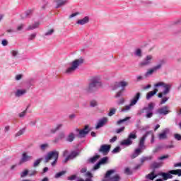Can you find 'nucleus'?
I'll return each instance as SVG.
<instances>
[{
	"label": "nucleus",
	"instance_id": "41",
	"mask_svg": "<svg viewBox=\"0 0 181 181\" xmlns=\"http://www.w3.org/2000/svg\"><path fill=\"white\" fill-rule=\"evenodd\" d=\"M64 175H66V171H61L55 174L54 177L55 179H59L61 176H63Z\"/></svg>",
	"mask_w": 181,
	"mask_h": 181
},
{
	"label": "nucleus",
	"instance_id": "27",
	"mask_svg": "<svg viewBox=\"0 0 181 181\" xmlns=\"http://www.w3.org/2000/svg\"><path fill=\"white\" fill-rule=\"evenodd\" d=\"M158 88H155L153 91H150L146 94V100H151V97H153L156 93H158Z\"/></svg>",
	"mask_w": 181,
	"mask_h": 181
},
{
	"label": "nucleus",
	"instance_id": "1",
	"mask_svg": "<svg viewBox=\"0 0 181 181\" xmlns=\"http://www.w3.org/2000/svg\"><path fill=\"white\" fill-rule=\"evenodd\" d=\"M150 134H152V132H146V134H144L143 136H141L139 139V144H138L139 147L136 148L134 153L131 155V159H135V158H138V156H139V155H141V153H142L146 149V146L145 145V141H146V138H148V135H149Z\"/></svg>",
	"mask_w": 181,
	"mask_h": 181
},
{
	"label": "nucleus",
	"instance_id": "50",
	"mask_svg": "<svg viewBox=\"0 0 181 181\" xmlns=\"http://www.w3.org/2000/svg\"><path fill=\"white\" fill-rule=\"evenodd\" d=\"M101 166V164L100 163V162H98V163H96L94 167L92 168V172H94V170H98V169H100V167Z\"/></svg>",
	"mask_w": 181,
	"mask_h": 181
},
{
	"label": "nucleus",
	"instance_id": "49",
	"mask_svg": "<svg viewBox=\"0 0 181 181\" xmlns=\"http://www.w3.org/2000/svg\"><path fill=\"white\" fill-rule=\"evenodd\" d=\"M121 152V147L117 146L112 151V153H119Z\"/></svg>",
	"mask_w": 181,
	"mask_h": 181
},
{
	"label": "nucleus",
	"instance_id": "44",
	"mask_svg": "<svg viewBox=\"0 0 181 181\" xmlns=\"http://www.w3.org/2000/svg\"><path fill=\"white\" fill-rule=\"evenodd\" d=\"M54 33V29L52 28L50 30H49L48 31H47L44 36H52V35Z\"/></svg>",
	"mask_w": 181,
	"mask_h": 181
},
{
	"label": "nucleus",
	"instance_id": "54",
	"mask_svg": "<svg viewBox=\"0 0 181 181\" xmlns=\"http://www.w3.org/2000/svg\"><path fill=\"white\" fill-rule=\"evenodd\" d=\"M142 80H144V76H142L141 75H139L136 76V81L137 83L139 81H142Z\"/></svg>",
	"mask_w": 181,
	"mask_h": 181
},
{
	"label": "nucleus",
	"instance_id": "61",
	"mask_svg": "<svg viewBox=\"0 0 181 181\" xmlns=\"http://www.w3.org/2000/svg\"><path fill=\"white\" fill-rule=\"evenodd\" d=\"M174 138L175 139H176L177 141H181V135L179 134H174Z\"/></svg>",
	"mask_w": 181,
	"mask_h": 181
},
{
	"label": "nucleus",
	"instance_id": "22",
	"mask_svg": "<svg viewBox=\"0 0 181 181\" xmlns=\"http://www.w3.org/2000/svg\"><path fill=\"white\" fill-rule=\"evenodd\" d=\"M67 4V1H54L53 5L54 8L57 9L59 8H62V6H64Z\"/></svg>",
	"mask_w": 181,
	"mask_h": 181
},
{
	"label": "nucleus",
	"instance_id": "25",
	"mask_svg": "<svg viewBox=\"0 0 181 181\" xmlns=\"http://www.w3.org/2000/svg\"><path fill=\"white\" fill-rule=\"evenodd\" d=\"M64 138H66V134H64L63 132H59L58 136L55 138L54 142L57 144L59 141H62V139H64Z\"/></svg>",
	"mask_w": 181,
	"mask_h": 181
},
{
	"label": "nucleus",
	"instance_id": "23",
	"mask_svg": "<svg viewBox=\"0 0 181 181\" xmlns=\"http://www.w3.org/2000/svg\"><path fill=\"white\" fill-rule=\"evenodd\" d=\"M28 93V90L26 89H18L15 92V97H22V95H25Z\"/></svg>",
	"mask_w": 181,
	"mask_h": 181
},
{
	"label": "nucleus",
	"instance_id": "32",
	"mask_svg": "<svg viewBox=\"0 0 181 181\" xmlns=\"http://www.w3.org/2000/svg\"><path fill=\"white\" fill-rule=\"evenodd\" d=\"M162 165H163V163L162 162L158 163V162H154L152 163V168L153 169H158V168H160L162 167Z\"/></svg>",
	"mask_w": 181,
	"mask_h": 181
},
{
	"label": "nucleus",
	"instance_id": "53",
	"mask_svg": "<svg viewBox=\"0 0 181 181\" xmlns=\"http://www.w3.org/2000/svg\"><path fill=\"white\" fill-rule=\"evenodd\" d=\"M35 37H36V33H35L28 36V40L29 41L33 40H35Z\"/></svg>",
	"mask_w": 181,
	"mask_h": 181
},
{
	"label": "nucleus",
	"instance_id": "2",
	"mask_svg": "<svg viewBox=\"0 0 181 181\" xmlns=\"http://www.w3.org/2000/svg\"><path fill=\"white\" fill-rule=\"evenodd\" d=\"M76 132H78V134L76 135L74 132H70L66 137V142H73L76 139V136L78 138H85V136L90 132V128L88 126H85V127L80 130L79 129H76Z\"/></svg>",
	"mask_w": 181,
	"mask_h": 181
},
{
	"label": "nucleus",
	"instance_id": "19",
	"mask_svg": "<svg viewBox=\"0 0 181 181\" xmlns=\"http://www.w3.org/2000/svg\"><path fill=\"white\" fill-rule=\"evenodd\" d=\"M168 134H169V129H164L162 133L158 134V139L163 141V139H167Z\"/></svg>",
	"mask_w": 181,
	"mask_h": 181
},
{
	"label": "nucleus",
	"instance_id": "29",
	"mask_svg": "<svg viewBox=\"0 0 181 181\" xmlns=\"http://www.w3.org/2000/svg\"><path fill=\"white\" fill-rule=\"evenodd\" d=\"M98 159H100V155H95L93 157L89 158L88 162H89V163H95L96 160H98Z\"/></svg>",
	"mask_w": 181,
	"mask_h": 181
},
{
	"label": "nucleus",
	"instance_id": "12",
	"mask_svg": "<svg viewBox=\"0 0 181 181\" xmlns=\"http://www.w3.org/2000/svg\"><path fill=\"white\" fill-rule=\"evenodd\" d=\"M129 83L127 82V81H121L119 82L115 83L114 85L111 86L112 90H115L117 88H121L122 90L124 91L125 90V87H128Z\"/></svg>",
	"mask_w": 181,
	"mask_h": 181
},
{
	"label": "nucleus",
	"instance_id": "59",
	"mask_svg": "<svg viewBox=\"0 0 181 181\" xmlns=\"http://www.w3.org/2000/svg\"><path fill=\"white\" fill-rule=\"evenodd\" d=\"M169 158V155L163 156L160 157H158V160H165V159H168Z\"/></svg>",
	"mask_w": 181,
	"mask_h": 181
},
{
	"label": "nucleus",
	"instance_id": "4",
	"mask_svg": "<svg viewBox=\"0 0 181 181\" xmlns=\"http://www.w3.org/2000/svg\"><path fill=\"white\" fill-rule=\"evenodd\" d=\"M101 78L100 76H94L90 79V81L86 88V93H94V91H97V89L101 87Z\"/></svg>",
	"mask_w": 181,
	"mask_h": 181
},
{
	"label": "nucleus",
	"instance_id": "18",
	"mask_svg": "<svg viewBox=\"0 0 181 181\" xmlns=\"http://www.w3.org/2000/svg\"><path fill=\"white\" fill-rule=\"evenodd\" d=\"M78 155H80V152H78V151H71L70 155H69L65 158L64 162L66 163V162H68L69 160H70V159H74L75 158H77Z\"/></svg>",
	"mask_w": 181,
	"mask_h": 181
},
{
	"label": "nucleus",
	"instance_id": "58",
	"mask_svg": "<svg viewBox=\"0 0 181 181\" xmlns=\"http://www.w3.org/2000/svg\"><path fill=\"white\" fill-rule=\"evenodd\" d=\"M125 129V127H122L121 128L116 129V134H121V132H123V131Z\"/></svg>",
	"mask_w": 181,
	"mask_h": 181
},
{
	"label": "nucleus",
	"instance_id": "14",
	"mask_svg": "<svg viewBox=\"0 0 181 181\" xmlns=\"http://www.w3.org/2000/svg\"><path fill=\"white\" fill-rule=\"evenodd\" d=\"M33 159V156L28 155V153L24 152L22 154L21 159L20 160V165L25 163V162H29Z\"/></svg>",
	"mask_w": 181,
	"mask_h": 181
},
{
	"label": "nucleus",
	"instance_id": "42",
	"mask_svg": "<svg viewBox=\"0 0 181 181\" xmlns=\"http://www.w3.org/2000/svg\"><path fill=\"white\" fill-rule=\"evenodd\" d=\"M7 33H9V35H13V33H16V28H8L6 31Z\"/></svg>",
	"mask_w": 181,
	"mask_h": 181
},
{
	"label": "nucleus",
	"instance_id": "9",
	"mask_svg": "<svg viewBox=\"0 0 181 181\" xmlns=\"http://www.w3.org/2000/svg\"><path fill=\"white\" fill-rule=\"evenodd\" d=\"M54 159V161L51 163L52 166H56V163H57V159H59V151H52L47 153L45 157V163H47L49 160H52Z\"/></svg>",
	"mask_w": 181,
	"mask_h": 181
},
{
	"label": "nucleus",
	"instance_id": "39",
	"mask_svg": "<svg viewBox=\"0 0 181 181\" xmlns=\"http://www.w3.org/2000/svg\"><path fill=\"white\" fill-rule=\"evenodd\" d=\"M42 158H38L37 159L33 164V168H37L39 165H40V162H42Z\"/></svg>",
	"mask_w": 181,
	"mask_h": 181
},
{
	"label": "nucleus",
	"instance_id": "21",
	"mask_svg": "<svg viewBox=\"0 0 181 181\" xmlns=\"http://www.w3.org/2000/svg\"><path fill=\"white\" fill-rule=\"evenodd\" d=\"M158 175V176H162L163 180H165V181L168 180V179H173V175L171 173H170L169 172H168V173H159Z\"/></svg>",
	"mask_w": 181,
	"mask_h": 181
},
{
	"label": "nucleus",
	"instance_id": "16",
	"mask_svg": "<svg viewBox=\"0 0 181 181\" xmlns=\"http://www.w3.org/2000/svg\"><path fill=\"white\" fill-rule=\"evenodd\" d=\"M110 149H111V146L107 145V144H103L99 148L98 152L103 153V155H107V153H108V152H110Z\"/></svg>",
	"mask_w": 181,
	"mask_h": 181
},
{
	"label": "nucleus",
	"instance_id": "51",
	"mask_svg": "<svg viewBox=\"0 0 181 181\" xmlns=\"http://www.w3.org/2000/svg\"><path fill=\"white\" fill-rule=\"evenodd\" d=\"M23 28H25V24H21V25H19L16 28V33H17V32H21V30H23Z\"/></svg>",
	"mask_w": 181,
	"mask_h": 181
},
{
	"label": "nucleus",
	"instance_id": "45",
	"mask_svg": "<svg viewBox=\"0 0 181 181\" xmlns=\"http://www.w3.org/2000/svg\"><path fill=\"white\" fill-rule=\"evenodd\" d=\"M115 112H117V109L112 108L110 110V112L107 114L108 117H112V115H115Z\"/></svg>",
	"mask_w": 181,
	"mask_h": 181
},
{
	"label": "nucleus",
	"instance_id": "33",
	"mask_svg": "<svg viewBox=\"0 0 181 181\" xmlns=\"http://www.w3.org/2000/svg\"><path fill=\"white\" fill-rule=\"evenodd\" d=\"M47 148H49V144H47V143L42 144L40 145V149L42 152H45V151H46V149H47Z\"/></svg>",
	"mask_w": 181,
	"mask_h": 181
},
{
	"label": "nucleus",
	"instance_id": "13",
	"mask_svg": "<svg viewBox=\"0 0 181 181\" xmlns=\"http://www.w3.org/2000/svg\"><path fill=\"white\" fill-rule=\"evenodd\" d=\"M170 112H172V111H170L168 105L163 106L157 110V113L160 114V115H168Z\"/></svg>",
	"mask_w": 181,
	"mask_h": 181
},
{
	"label": "nucleus",
	"instance_id": "37",
	"mask_svg": "<svg viewBox=\"0 0 181 181\" xmlns=\"http://www.w3.org/2000/svg\"><path fill=\"white\" fill-rule=\"evenodd\" d=\"M100 165H107L108 163V157H103L99 160Z\"/></svg>",
	"mask_w": 181,
	"mask_h": 181
},
{
	"label": "nucleus",
	"instance_id": "56",
	"mask_svg": "<svg viewBox=\"0 0 181 181\" xmlns=\"http://www.w3.org/2000/svg\"><path fill=\"white\" fill-rule=\"evenodd\" d=\"M124 173L126 175H132V171L129 168H126L124 170Z\"/></svg>",
	"mask_w": 181,
	"mask_h": 181
},
{
	"label": "nucleus",
	"instance_id": "20",
	"mask_svg": "<svg viewBox=\"0 0 181 181\" xmlns=\"http://www.w3.org/2000/svg\"><path fill=\"white\" fill-rule=\"evenodd\" d=\"M90 22V17L88 16H85L84 18L79 19L76 21V25H87Z\"/></svg>",
	"mask_w": 181,
	"mask_h": 181
},
{
	"label": "nucleus",
	"instance_id": "40",
	"mask_svg": "<svg viewBox=\"0 0 181 181\" xmlns=\"http://www.w3.org/2000/svg\"><path fill=\"white\" fill-rule=\"evenodd\" d=\"M11 54L13 57H17V56H19V51L18 49L11 50Z\"/></svg>",
	"mask_w": 181,
	"mask_h": 181
},
{
	"label": "nucleus",
	"instance_id": "5",
	"mask_svg": "<svg viewBox=\"0 0 181 181\" xmlns=\"http://www.w3.org/2000/svg\"><path fill=\"white\" fill-rule=\"evenodd\" d=\"M155 109V103H149L148 106L144 107L142 109L138 111L137 115H142L144 114V117L147 119L152 118L153 117V110Z\"/></svg>",
	"mask_w": 181,
	"mask_h": 181
},
{
	"label": "nucleus",
	"instance_id": "57",
	"mask_svg": "<svg viewBox=\"0 0 181 181\" xmlns=\"http://www.w3.org/2000/svg\"><path fill=\"white\" fill-rule=\"evenodd\" d=\"M169 100V98L168 97H164L162 100L160 101V104L162 105L163 104H165L168 100Z\"/></svg>",
	"mask_w": 181,
	"mask_h": 181
},
{
	"label": "nucleus",
	"instance_id": "17",
	"mask_svg": "<svg viewBox=\"0 0 181 181\" xmlns=\"http://www.w3.org/2000/svg\"><path fill=\"white\" fill-rule=\"evenodd\" d=\"M140 98H141V93L138 92L136 93L134 98L130 100V105H132V107H134V105H136Z\"/></svg>",
	"mask_w": 181,
	"mask_h": 181
},
{
	"label": "nucleus",
	"instance_id": "46",
	"mask_svg": "<svg viewBox=\"0 0 181 181\" xmlns=\"http://www.w3.org/2000/svg\"><path fill=\"white\" fill-rule=\"evenodd\" d=\"M29 175V170H25L24 171L21 173V177H26Z\"/></svg>",
	"mask_w": 181,
	"mask_h": 181
},
{
	"label": "nucleus",
	"instance_id": "63",
	"mask_svg": "<svg viewBox=\"0 0 181 181\" xmlns=\"http://www.w3.org/2000/svg\"><path fill=\"white\" fill-rule=\"evenodd\" d=\"M30 15H32V10H28L25 12V18H29V16H30Z\"/></svg>",
	"mask_w": 181,
	"mask_h": 181
},
{
	"label": "nucleus",
	"instance_id": "3",
	"mask_svg": "<svg viewBox=\"0 0 181 181\" xmlns=\"http://www.w3.org/2000/svg\"><path fill=\"white\" fill-rule=\"evenodd\" d=\"M101 78L100 76H94L90 79V81L86 88V93H94V91H97V89L101 87Z\"/></svg>",
	"mask_w": 181,
	"mask_h": 181
},
{
	"label": "nucleus",
	"instance_id": "64",
	"mask_svg": "<svg viewBox=\"0 0 181 181\" xmlns=\"http://www.w3.org/2000/svg\"><path fill=\"white\" fill-rule=\"evenodd\" d=\"M1 45H2V46H8V40H3L1 41Z\"/></svg>",
	"mask_w": 181,
	"mask_h": 181
},
{
	"label": "nucleus",
	"instance_id": "35",
	"mask_svg": "<svg viewBox=\"0 0 181 181\" xmlns=\"http://www.w3.org/2000/svg\"><path fill=\"white\" fill-rule=\"evenodd\" d=\"M62 127H63V124H57L55 128L51 129L52 134H54L55 132H57V131H59V129H60V128H62Z\"/></svg>",
	"mask_w": 181,
	"mask_h": 181
},
{
	"label": "nucleus",
	"instance_id": "36",
	"mask_svg": "<svg viewBox=\"0 0 181 181\" xmlns=\"http://www.w3.org/2000/svg\"><path fill=\"white\" fill-rule=\"evenodd\" d=\"M132 107V105H131V104L129 103V105H127L124 106L121 110V112H128V111H129V110H131Z\"/></svg>",
	"mask_w": 181,
	"mask_h": 181
},
{
	"label": "nucleus",
	"instance_id": "26",
	"mask_svg": "<svg viewBox=\"0 0 181 181\" xmlns=\"http://www.w3.org/2000/svg\"><path fill=\"white\" fill-rule=\"evenodd\" d=\"M158 176V175L155 174V171H153L151 173L146 175V179H148L149 180H153Z\"/></svg>",
	"mask_w": 181,
	"mask_h": 181
},
{
	"label": "nucleus",
	"instance_id": "7",
	"mask_svg": "<svg viewBox=\"0 0 181 181\" xmlns=\"http://www.w3.org/2000/svg\"><path fill=\"white\" fill-rule=\"evenodd\" d=\"M83 63H84V59L83 57L74 60L70 64L71 66L66 69L65 71L66 74H73V73H74V71L78 69Z\"/></svg>",
	"mask_w": 181,
	"mask_h": 181
},
{
	"label": "nucleus",
	"instance_id": "8",
	"mask_svg": "<svg viewBox=\"0 0 181 181\" xmlns=\"http://www.w3.org/2000/svg\"><path fill=\"white\" fill-rule=\"evenodd\" d=\"M138 136L136 135V131H133L129 134L127 138L121 141L120 145L122 146H131L134 144V140L136 139Z\"/></svg>",
	"mask_w": 181,
	"mask_h": 181
},
{
	"label": "nucleus",
	"instance_id": "47",
	"mask_svg": "<svg viewBox=\"0 0 181 181\" xmlns=\"http://www.w3.org/2000/svg\"><path fill=\"white\" fill-rule=\"evenodd\" d=\"M22 78H23V74H17L15 76L16 81H19L22 80Z\"/></svg>",
	"mask_w": 181,
	"mask_h": 181
},
{
	"label": "nucleus",
	"instance_id": "10",
	"mask_svg": "<svg viewBox=\"0 0 181 181\" xmlns=\"http://www.w3.org/2000/svg\"><path fill=\"white\" fill-rule=\"evenodd\" d=\"M165 60L161 59L158 62V64L156 66H154L153 68L148 69L146 73H145V77H149V76H152L155 71H158V70H160L162 69V66L165 64Z\"/></svg>",
	"mask_w": 181,
	"mask_h": 181
},
{
	"label": "nucleus",
	"instance_id": "62",
	"mask_svg": "<svg viewBox=\"0 0 181 181\" xmlns=\"http://www.w3.org/2000/svg\"><path fill=\"white\" fill-rule=\"evenodd\" d=\"M78 15H80V13L78 12L72 13L69 16V19H71V18H76V16H78Z\"/></svg>",
	"mask_w": 181,
	"mask_h": 181
},
{
	"label": "nucleus",
	"instance_id": "48",
	"mask_svg": "<svg viewBox=\"0 0 181 181\" xmlns=\"http://www.w3.org/2000/svg\"><path fill=\"white\" fill-rule=\"evenodd\" d=\"M165 148V146H158L153 151V153H156V152H159L160 149Z\"/></svg>",
	"mask_w": 181,
	"mask_h": 181
},
{
	"label": "nucleus",
	"instance_id": "34",
	"mask_svg": "<svg viewBox=\"0 0 181 181\" xmlns=\"http://www.w3.org/2000/svg\"><path fill=\"white\" fill-rule=\"evenodd\" d=\"M129 119H131L130 117H127L124 119H119L117 122V125H121V124H124V122H127V121H129Z\"/></svg>",
	"mask_w": 181,
	"mask_h": 181
},
{
	"label": "nucleus",
	"instance_id": "60",
	"mask_svg": "<svg viewBox=\"0 0 181 181\" xmlns=\"http://www.w3.org/2000/svg\"><path fill=\"white\" fill-rule=\"evenodd\" d=\"M28 111V109H26L25 110L23 111L22 112H21L19 114V117L20 118H23V117H25V115H26V112Z\"/></svg>",
	"mask_w": 181,
	"mask_h": 181
},
{
	"label": "nucleus",
	"instance_id": "52",
	"mask_svg": "<svg viewBox=\"0 0 181 181\" xmlns=\"http://www.w3.org/2000/svg\"><path fill=\"white\" fill-rule=\"evenodd\" d=\"M23 134H25V129H21L16 134V136H21V135H23Z\"/></svg>",
	"mask_w": 181,
	"mask_h": 181
},
{
	"label": "nucleus",
	"instance_id": "11",
	"mask_svg": "<svg viewBox=\"0 0 181 181\" xmlns=\"http://www.w3.org/2000/svg\"><path fill=\"white\" fill-rule=\"evenodd\" d=\"M153 61V55L148 54L139 63V67H148V66H151V64H152Z\"/></svg>",
	"mask_w": 181,
	"mask_h": 181
},
{
	"label": "nucleus",
	"instance_id": "30",
	"mask_svg": "<svg viewBox=\"0 0 181 181\" xmlns=\"http://www.w3.org/2000/svg\"><path fill=\"white\" fill-rule=\"evenodd\" d=\"M171 175H177V176H181V169L172 170L169 171Z\"/></svg>",
	"mask_w": 181,
	"mask_h": 181
},
{
	"label": "nucleus",
	"instance_id": "6",
	"mask_svg": "<svg viewBox=\"0 0 181 181\" xmlns=\"http://www.w3.org/2000/svg\"><path fill=\"white\" fill-rule=\"evenodd\" d=\"M172 83H166L163 81H160L154 85L155 88H158L159 87H163L164 88L163 91L160 93L158 94V98H162L163 95H168L169 93H170V90H172Z\"/></svg>",
	"mask_w": 181,
	"mask_h": 181
},
{
	"label": "nucleus",
	"instance_id": "24",
	"mask_svg": "<svg viewBox=\"0 0 181 181\" xmlns=\"http://www.w3.org/2000/svg\"><path fill=\"white\" fill-rule=\"evenodd\" d=\"M39 26H40V22H35L32 25H30L26 30H34V29H37V28H39Z\"/></svg>",
	"mask_w": 181,
	"mask_h": 181
},
{
	"label": "nucleus",
	"instance_id": "38",
	"mask_svg": "<svg viewBox=\"0 0 181 181\" xmlns=\"http://www.w3.org/2000/svg\"><path fill=\"white\" fill-rule=\"evenodd\" d=\"M90 107L94 108V107H98V102L95 100H90Z\"/></svg>",
	"mask_w": 181,
	"mask_h": 181
},
{
	"label": "nucleus",
	"instance_id": "31",
	"mask_svg": "<svg viewBox=\"0 0 181 181\" xmlns=\"http://www.w3.org/2000/svg\"><path fill=\"white\" fill-rule=\"evenodd\" d=\"M134 56L136 57H139V59H141L142 57V50L141 49H137L134 51Z\"/></svg>",
	"mask_w": 181,
	"mask_h": 181
},
{
	"label": "nucleus",
	"instance_id": "55",
	"mask_svg": "<svg viewBox=\"0 0 181 181\" xmlns=\"http://www.w3.org/2000/svg\"><path fill=\"white\" fill-rule=\"evenodd\" d=\"M124 103H125V99H124V98H122L117 101V105H122Z\"/></svg>",
	"mask_w": 181,
	"mask_h": 181
},
{
	"label": "nucleus",
	"instance_id": "28",
	"mask_svg": "<svg viewBox=\"0 0 181 181\" xmlns=\"http://www.w3.org/2000/svg\"><path fill=\"white\" fill-rule=\"evenodd\" d=\"M152 159H153V156H143L140 159V162L142 164V163L146 162V160H152Z\"/></svg>",
	"mask_w": 181,
	"mask_h": 181
},
{
	"label": "nucleus",
	"instance_id": "15",
	"mask_svg": "<svg viewBox=\"0 0 181 181\" xmlns=\"http://www.w3.org/2000/svg\"><path fill=\"white\" fill-rule=\"evenodd\" d=\"M108 122V118L107 117H103L102 119H99L97 125L95 126V129H100V128H103L104 125L107 124Z\"/></svg>",
	"mask_w": 181,
	"mask_h": 181
},
{
	"label": "nucleus",
	"instance_id": "43",
	"mask_svg": "<svg viewBox=\"0 0 181 181\" xmlns=\"http://www.w3.org/2000/svg\"><path fill=\"white\" fill-rule=\"evenodd\" d=\"M28 175L30 177H32V176H36V175H37V171L36 170H30L28 171Z\"/></svg>",
	"mask_w": 181,
	"mask_h": 181
}]
</instances>
